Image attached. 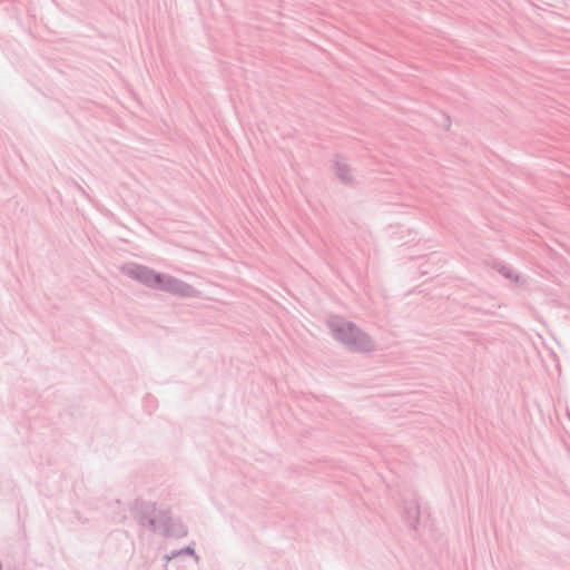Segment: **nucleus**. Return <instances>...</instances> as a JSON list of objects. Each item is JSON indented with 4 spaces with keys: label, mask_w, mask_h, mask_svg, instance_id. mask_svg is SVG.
Wrapping results in <instances>:
<instances>
[{
    "label": "nucleus",
    "mask_w": 570,
    "mask_h": 570,
    "mask_svg": "<svg viewBox=\"0 0 570 570\" xmlns=\"http://www.w3.org/2000/svg\"><path fill=\"white\" fill-rule=\"evenodd\" d=\"M337 337L346 343L356 345L358 348H366L370 344L368 340L350 324L338 331Z\"/></svg>",
    "instance_id": "obj_1"
},
{
    "label": "nucleus",
    "mask_w": 570,
    "mask_h": 570,
    "mask_svg": "<svg viewBox=\"0 0 570 570\" xmlns=\"http://www.w3.org/2000/svg\"><path fill=\"white\" fill-rule=\"evenodd\" d=\"M137 277L149 285L158 286L161 284L160 276L146 268H139Z\"/></svg>",
    "instance_id": "obj_2"
}]
</instances>
